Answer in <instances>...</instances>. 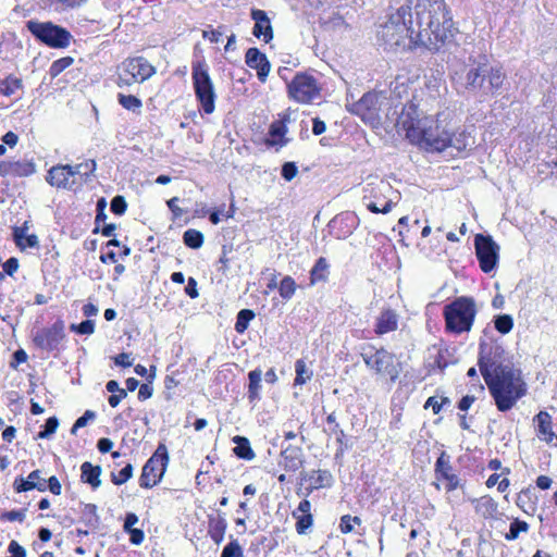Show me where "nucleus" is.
Here are the masks:
<instances>
[{"label": "nucleus", "instance_id": "dca6fc26", "mask_svg": "<svg viewBox=\"0 0 557 557\" xmlns=\"http://www.w3.org/2000/svg\"><path fill=\"white\" fill-rule=\"evenodd\" d=\"M121 71L131 74L137 82H144L154 73V67L141 57L125 60Z\"/></svg>", "mask_w": 557, "mask_h": 557}, {"label": "nucleus", "instance_id": "7c9ffc66", "mask_svg": "<svg viewBox=\"0 0 557 557\" xmlns=\"http://www.w3.org/2000/svg\"><path fill=\"white\" fill-rule=\"evenodd\" d=\"M13 237L16 246L21 249L28 248H37L39 246L38 237L34 234L27 235L24 233V228L14 227L13 228Z\"/></svg>", "mask_w": 557, "mask_h": 557}, {"label": "nucleus", "instance_id": "09e8293b", "mask_svg": "<svg viewBox=\"0 0 557 557\" xmlns=\"http://www.w3.org/2000/svg\"><path fill=\"white\" fill-rule=\"evenodd\" d=\"M59 426V420L57 417H50L47 419L44 429L37 434L38 438H49L55 433Z\"/></svg>", "mask_w": 557, "mask_h": 557}, {"label": "nucleus", "instance_id": "052dcab7", "mask_svg": "<svg viewBox=\"0 0 557 557\" xmlns=\"http://www.w3.org/2000/svg\"><path fill=\"white\" fill-rule=\"evenodd\" d=\"M129 357L131 354L121 352L114 357V363L123 368L131 367L133 364V361L129 359Z\"/></svg>", "mask_w": 557, "mask_h": 557}, {"label": "nucleus", "instance_id": "6e6d98bb", "mask_svg": "<svg viewBox=\"0 0 557 557\" xmlns=\"http://www.w3.org/2000/svg\"><path fill=\"white\" fill-rule=\"evenodd\" d=\"M25 509L22 510H11L5 511L0 516L1 520H8V521H20L23 522L25 519Z\"/></svg>", "mask_w": 557, "mask_h": 557}, {"label": "nucleus", "instance_id": "f257e3e1", "mask_svg": "<svg viewBox=\"0 0 557 557\" xmlns=\"http://www.w3.org/2000/svg\"><path fill=\"white\" fill-rule=\"evenodd\" d=\"M453 37V20L444 0H407L380 25L377 39L398 52L421 46L437 51Z\"/></svg>", "mask_w": 557, "mask_h": 557}, {"label": "nucleus", "instance_id": "49530a36", "mask_svg": "<svg viewBox=\"0 0 557 557\" xmlns=\"http://www.w3.org/2000/svg\"><path fill=\"white\" fill-rule=\"evenodd\" d=\"M293 516L297 518L296 531L299 534H306L307 530L312 525L313 518L311 513L297 516V511L293 512Z\"/></svg>", "mask_w": 557, "mask_h": 557}, {"label": "nucleus", "instance_id": "f704fd0d", "mask_svg": "<svg viewBox=\"0 0 557 557\" xmlns=\"http://www.w3.org/2000/svg\"><path fill=\"white\" fill-rule=\"evenodd\" d=\"M203 234L194 228H189L183 234L184 244L191 249L200 248L203 245Z\"/></svg>", "mask_w": 557, "mask_h": 557}, {"label": "nucleus", "instance_id": "b1692460", "mask_svg": "<svg viewBox=\"0 0 557 557\" xmlns=\"http://www.w3.org/2000/svg\"><path fill=\"white\" fill-rule=\"evenodd\" d=\"M535 419L539 423V433L542 440L552 446H557V435L552 430V417L546 411H540Z\"/></svg>", "mask_w": 557, "mask_h": 557}, {"label": "nucleus", "instance_id": "39448f33", "mask_svg": "<svg viewBox=\"0 0 557 557\" xmlns=\"http://www.w3.org/2000/svg\"><path fill=\"white\" fill-rule=\"evenodd\" d=\"M443 314L447 331L456 334L469 332L476 314L475 302L471 297H457L444 307Z\"/></svg>", "mask_w": 557, "mask_h": 557}, {"label": "nucleus", "instance_id": "cd10ccee", "mask_svg": "<svg viewBox=\"0 0 557 557\" xmlns=\"http://www.w3.org/2000/svg\"><path fill=\"white\" fill-rule=\"evenodd\" d=\"M233 442L236 444V446L233 448V451L238 458L245 460H252L255 458L256 455L247 437L236 435L233 437Z\"/></svg>", "mask_w": 557, "mask_h": 557}, {"label": "nucleus", "instance_id": "58836bf2", "mask_svg": "<svg viewBox=\"0 0 557 557\" xmlns=\"http://www.w3.org/2000/svg\"><path fill=\"white\" fill-rule=\"evenodd\" d=\"M255 318V312L250 309H242L237 313L235 331L243 334L249 325V322Z\"/></svg>", "mask_w": 557, "mask_h": 557}, {"label": "nucleus", "instance_id": "412c9836", "mask_svg": "<svg viewBox=\"0 0 557 557\" xmlns=\"http://www.w3.org/2000/svg\"><path fill=\"white\" fill-rule=\"evenodd\" d=\"M35 164L30 161H3L0 163L1 175L29 176L35 173Z\"/></svg>", "mask_w": 557, "mask_h": 557}, {"label": "nucleus", "instance_id": "a19ab883", "mask_svg": "<svg viewBox=\"0 0 557 557\" xmlns=\"http://www.w3.org/2000/svg\"><path fill=\"white\" fill-rule=\"evenodd\" d=\"M295 371H296L295 385H302L307 381H309L312 376V371H310L307 368L305 361L301 359L296 361Z\"/></svg>", "mask_w": 557, "mask_h": 557}, {"label": "nucleus", "instance_id": "e2e57ef3", "mask_svg": "<svg viewBox=\"0 0 557 557\" xmlns=\"http://www.w3.org/2000/svg\"><path fill=\"white\" fill-rule=\"evenodd\" d=\"M129 541L134 545H140L145 539L144 531L140 529H133L128 532Z\"/></svg>", "mask_w": 557, "mask_h": 557}, {"label": "nucleus", "instance_id": "2eb2a0df", "mask_svg": "<svg viewBox=\"0 0 557 557\" xmlns=\"http://www.w3.org/2000/svg\"><path fill=\"white\" fill-rule=\"evenodd\" d=\"M47 182L57 188L71 189L75 185L71 165L58 164L52 166L46 176Z\"/></svg>", "mask_w": 557, "mask_h": 557}, {"label": "nucleus", "instance_id": "5701e85b", "mask_svg": "<svg viewBox=\"0 0 557 557\" xmlns=\"http://www.w3.org/2000/svg\"><path fill=\"white\" fill-rule=\"evenodd\" d=\"M14 490L17 493L37 490L39 492H45L47 490L46 480L40 478V471L34 470L29 473L28 478L25 480L23 478H18L14 481Z\"/></svg>", "mask_w": 557, "mask_h": 557}, {"label": "nucleus", "instance_id": "7ed1b4c3", "mask_svg": "<svg viewBox=\"0 0 557 557\" xmlns=\"http://www.w3.org/2000/svg\"><path fill=\"white\" fill-rule=\"evenodd\" d=\"M505 78V73L499 67L491 66L484 55L479 61L469 58L458 83L472 95L488 96L499 91Z\"/></svg>", "mask_w": 557, "mask_h": 557}, {"label": "nucleus", "instance_id": "393cba45", "mask_svg": "<svg viewBox=\"0 0 557 557\" xmlns=\"http://www.w3.org/2000/svg\"><path fill=\"white\" fill-rule=\"evenodd\" d=\"M445 141L446 149L453 148L457 152H461L473 145V140H471L470 136L465 131L454 133L448 129Z\"/></svg>", "mask_w": 557, "mask_h": 557}, {"label": "nucleus", "instance_id": "f8f14e48", "mask_svg": "<svg viewBox=\"0 0 557 557\" xmlns=\"http://www.w3.org/2000/svg\"><path fill=\"white\" fill-rule=\"evenodd\" d=\"M475 253L483 272L488 273L497 265L499 246L491 236L478 234L474 238Z\"/></svg>", "mask_w": 557, "mask_h": 557}, {"label": "nucleus", "instance_id": "a878e982", "mask_svg": "<svg viewBox=\"0 0 557 557\" xmlns=\"http://www.w3.org/2000/svg\"><path fill=\"white\" fill-rule=\"evenodd\" d=\"M397 314L393 310H385L377 318V322L375 325V333L377 335H383L388 332L395 331L397 329Z\"/></svg>", "mask_w": 557, "mask_h": 557}, {"label": "nucleus", "instance_id": "c85d7f7f", "mask_svg": "<svg viewBox=\"0 0 557 557\" xmlns=\"http://www.w3.org/2000/svg\"><path fill=\"white\" fill-rule=\"evenodd\" d=\"M248 399L250 403H253L260 398L262 371L260 369L250 371L248 373Z\"/></svg>", "mask_w": 557, "mask_h": 557}, {"label": "nucleus", "instance_id": "c756f323", "mask_svg": "<svg viewBox=\"0 0 557 557\" xmlns=\"http://www.w3.org/2000/svg\"><path fill=\"white\" fill-rule=\"evenodd\" d=\"M329 274V263L325 258L320 257L310 271V283L314 285L319 282H325Z\"/></svg>", "mask_w": 557, "mask_h": 557}, {"label": "nucleus", "instance_id": "9b49d317", "mask_svg": "<svg viewBox=\"0 0 557 557\" xmlns=\"http://www.w3.org/2000/svg\"><path fill=\"white\" fill-rule=\"evenodd\" d=\"M290 98L300 103H309L320 94V88L313 76L298 73L287 85Z\"/></svg>", "mask_w": 557, "mask_h": 557}, {"label": "nucleus", "instance_id": "f03ea898", "mask_svg": "<svg viewBox=\"0 0 557 557\" xmlns=\"http://www.w3.org/2000/svg\"><path fill=\"white\" fill-rule=\"evenodd\" d=\"M478 366L499 411L510 410L524 396L527 389L521 372L510 364H495L482 346Z\"/></svg>", "mask_w": 557, "mask_h": 557}, {"label": "nucleus", "instance_id": "4c0bfd02", "mask_svg": "<svg viewBox=\"0 0 557 557\" xmlns=\"http://www.w3.org/2000/svg\"><path fill=\"white\" fill-rule=\"evenodd\" d=\"M296 288L297 285L295 280L292 276L286 275L278 284L280 296L285 300H289L294 296Z\"/></svg>", "mask_w": 557, "mask_h": 557}, {"label": "nucleus", "instance_id": "20e7f679", "mask_svg": "<svg viewBox=\"0 0 557 557\" xmlns=\"http://www.w3.org/2000/svg\"><path fill=\"white\" fill-rule=\"evenodd\" d=\"M428 117L413 102H408L400 109L396 106L386 114L387 126L392 125L399 135L404 134L410 143L420 138V129L428 123Z\"/></svg>", "mask_w": 557, "mask_h": 557}, {"label": "nucleus", "instance_id": "8fccbe9b", "mask_svg": "<svg viewBox=\"0 0 557 557\" xmlns=\"http://www.w3.org/2000/svg\"><path fill=\"white\" fill-rule=\"evenodd\" d=\"M70 330L82 335H90L95 332V322L85 320L79 324H71Z\"/></svg>", "mask_w": 557, "mask_h": 557}, {"label": "nucleus", "instance_id": "72a5a7b5", "mask_svg": "<svg viewBox=\"0 0 557 557\" xmlns=\"http://www.w3.org/2000/svg\"><path fill=\"white\" fill-rule=\"evenodd\" d=\"M73 176L78 175L84 182H87L89 176L96 171L97 163L95 160H88L86 162L71 165Z\"/></svg>", "mask_w": 557, "mask_h": 557}, {"label": "nucleus", "instance_id": "680f3d73", "mask_svg": "<svg viewBox=\"0 0 557 557\" xmlns=\"http://www.w3.org/2000/svg\"><path fill=\"white\" fill-rule=\"evenodd\" d=\"M185 293L190 298H197L199 296L198 289H197V281L194 277H189L187 281V285L185 287Z\"/></svg>", "mask_w": 557, "mask_h": 557}, {"label": "nucleus", "instance_id": "6e6552de", "mask_svg": "<svg viewBox=\"0 0 557 557\" xmlns=\"http://www.w3.org/2000/svg\"><path fill=\"white\" fill-rule=\"evenodd\" d=\"M191 78L197 100L206 114L213 113L215 109V91L213 83L208 73L205 62L197 61L193 63Z\"/></svg>", "mask_w": 557, "mask_h": 557}, {"label": "nucleus", "instance_id": "37998d69", "mask_svg": "<svg viewBox=\"0 0 557 557\" xmlns=\"http://www.w3.org/2000/svg\"><path fill=\"white\" fill-rule=\"evenodd\" d=\"M529 530V524L525 521H521L519 519H515L509 527V532L505 534V539L507 541H515L519 537L521 532H527Z\"/></svg>", "mask_w": 557, "mask_h": 557}, {"label": "nucleus", "instance_id": "de8ad7c7", "mask_svg": "<svg viewBox=\"0 0 557 557\" xmlns=\"http://www.w3.org/2000/svg\"><path fill=\"white\" fill-rule=\"evenodd\" d=\"M73 58L71 57H65V58H61L57 61H54L51 66H50V70H49V73L52 77H55L58 76L59 74H61L65 69H67L70 65H72L73 63Z\"/></svg>", "mask_w": 557, "mask_h": 557}, {"label": "nucleus", "instance_id": "4be33fe9", "mask_svg": "<svg viewBox=\"0 0 557 557\" xmlns=\"http://www.w3.org/2000/svg\"><path fill=\"white\" fill-rule=\"evenodd\" d=\"M216 512V516H208V533L214 543L219 545L224 540L227 522L224 517V512L221 510H218Z\"/></svg>", "mask_w": 557, "mask_h": 557}, {"label": "nucleus", "instance_id": "5fc2aeb1", "mask_svg": "<svg viewBox=\"0 0 557 557\" xmlns=\"http://www.w3.org/2000/svg\"><path fill=\"white\" fill-rule=\"evenodd\" d=\"M282 176L287 181H292L298 173V169L294 162H285L282 166Z\"/></svg>", "mask_w": 557, "mask_h": 557}, {"label": "nucleus", "instance_id": "bb28decb", "mask_svg": "<svg viewBox=\"0 0 557 557\" xmlns=\"http://www.w3.org/2000/svg\"><path fill=\"white\" fill-rule=\"evenodd\" d=\"M82 481L91 485V487L97 488L101 484V480L99 479L101 474L100 466H92L90 462L85 461L82 467Z\"/></svg>", "mask_w": 557, "mask_h": 557}, {"label": "nucleus", "instance_id": "a18cd8bd", "mask_svg": "<svg viewBox=\"0 0 557 557\" xmlns=\"http://www.w3.org/2000/svg\"><path fill=\"white\" fill-rule=\"evenodd\" d=\"M133 466L132 463H127L124 468L120 470V472L116 474L114 472H111V481L115 485H122L125 482H127L133 476Z\"/></svg>", "mask_w": 557, "mask_h": 557}, {"label": "nucleus", "instance_id": "473e14b6", "mask_svg": "<svg viewBox=\"0 0 557 557\" xmlns=\"http://www.w3.org/2000/svg\"><path fill=\"white\" fill-rule=\"evenodd\" d=\"M22 88V81L14 76L0 79V92L7 97L15 96Z\"/></svg>", "mask_w": 557, "mask_h": 557}, {"label": "nucleus", "instance_id": "4468645a", "mask_svg": "<svg viewBox=\"0 0 557 557\" xmlns=\"http://www.w3.org/2000/svg\"><path fill=\"white\" fill-rule=\"evenodd\" d=\"M380 108V96L376 92L369 91L351 106L350 111L363 121L374 124L379 122Z\"/></svg>", "mask_w": 557, "mask_h": 557}, {"label": "nucleus", "instance_id": "0eeeda50", "mask_svg": "<svg viewBox=\"0 0 557 557\" xmlns=\"http://www.w3.org/2000/svg\"><path fill=\"white\" fill-rule=\"evenodd\" d=\"M26 28L37 40L51 48H66L72 39L67 29L52 22L29 20L26 22Z\"/></svg>", "mask_w": 557, "mask_h": 557}, {"label": "nucleus", "instance_id": "e433bc0d", "mask_svg": "<svg viewBox=\"0 0 557 557\" xmlns=\"http://www.w3.org/2000/svg\"><path fill=\"white\" fill-rule=\"evenodd\" d=\"M286 126L284 124V122L282 121H275L271 124L270 126V131H269V134L273 137V138H276V137H280V141H276V140H268V145L270 146H274V145H280V146H284L287 144V139H283L282 137L285 135L286 133Z\"/></svg>", "mask_w": 557, "mask_h": 557}, {"label": "nucleus", "instance_id": "864d4df0", "mask_svg": "<svg viewBox=\"0 0 557 557\" xmlns=\"http://www.w3.org/2000/svg\"><path fill=\"white\" fill-rule=\"evenodd\" d=\"M126 209L127 203L123 196L117 195L113 197V199L111 200V211L114 214L122 215L125 213Z\"/></svg>", "mask_w": 557, "mask_h": 557}, {"label": "nucleus", "instance_id": "0e129e2a", "mask_svg": "<svg viewBox=\"0 0 557 557\" xmlns=\"http://www.w3.org/2000/svg\"><path fill=\"white\" fill-rule=\"evenodd\" d=\"M47 487L54 495L61 494V483L55 476H50L48 481H46Z\"/></svg>", "mask_w": 557, "mask_h": 557}, {"label": "nucleus", "instance_id": "69168bd1", "mask_svg": "<svg viewBox=\"0 0 557 557\" xmlns=\"http://www.w3.org/2000/svg\"><path fill=\"white\" fill-rule=\"evenodd\" d=\"M96 418V413L91 410H86L82 417H79L76 422V428H84L88 421L94 420Z\"/></svg>", "mask_w": 557, "mask_h": 557}, {"label": "nucleus", "instance_id": "338daca9", "mask_svg": "<svg viewBox=\"0 0 557 557\" xmlns=\"http://www.w3.org/2000/svg\"><path fill=\"white\" fill-rule=\"evenodd\" d=\"M137 82L131 74L124 73L123 71L119 74L117 86H131L133 83Z\"/></svg>", "mask_w": 557, "mask_h": 557}, {"label": "nucleus", "instance_id": "c9c22d12", "mask_svg": "<svg viewBox=\"0 0 557 557\" xmlns=\"http://www.w3.org/2000/svg\"><path fill=\"white\" fill-rule=\"evenodd\" d=\"M87 0H48L49 7L59 13L81 7Z\"/></svg>", "mask_w": 557, "mask_h": 557}, {"label": "nucleus", "instance_id": "6ab92c4d", "mask_svg": "<svg viewBox=\"0 0 557 557\" xmlns=\"http://www.w3.org/2000/svg\"><path fill=\"white\" fill-rule=\"evenodd\" d=\"M281 465L286 471L296 472L299 470L304 462L305 457L302 449L298 446L288 445L281 451Z\"/></svg>", "mask_w": 557, "mask_h": 557}, {"label": "nucleus", "instance_id": "423d86ee", "mask_svg": "<svg viewBox=\"0 0 557 557\" xmlns=\"http://www.w3.org/2000/svg\"><path fill=\"white\" fill-rule=\"evenodd\" d=\"M361 357L369 369L382 377H388L392 383L398 379L401 372L400 362H397L395 356L384 348L363 347Z\"/></svg>", "mask_w": 557, "mask_h": 557}, {"label": "nucleus", "instance_id": "603ef678", "mask_svg": "<svg viewBox=\"0 0 557 557\" xmlns=\"http://www.w3.org/2000/svg\"><path fill=\"white\" fill-rule=\"evenodd\" d=\"M221 557H243V549L237 541L228 543L222 552Z\"/></svg>", "mask_w": 557, "mask_h": 557}, {"label": "nucleus", "instance_id": "774afa93", "mask_svg": "<svg viewBox=\"0 0 557 557\" xmlns=\"http://www.w3.org/2000/svg\"><path fill=\"white\" fill-rule=\"evenodd\" d=\"M153 394V388L149 384H141L138 391V399L146 400L150 398Z\"/></svg>", "mask_w": 557, "mask_h": 557}, {"label": "nucleus", "instance_id": "aec40b11", "mask_svg": "<svg viewBox=\"0 0 557 557\" xmlns=\"http://www.w3.org/2000/svg\"><path fill=\"white\" fill-rule=\"evenodd\" d=\"M450 471L451 466L449 463V456L443 451L436 460L435 472L447 481L446 488L448 492L456 490L459 485L458 476L450 473Z\"/></svg>", "mask_w": 557, "mask_h": 557}, {"label": "nucleus", "instance_id": "ea45409f", "mask_svg": "<svg viewBox=\"0 0 557 557\" xmlns=\"http://www.w3.org/2000/svg\"><path fill=\"white\" fill-rule=\"evenodd\" d=\"M119 103L126 110L137 112L143 107L141 100L133 95L119 94Z\"/></svg>", "mask_w": 557, "mask_h": 557}, {"label": "nucleus", "instance_id": "a211bd4d", "mask_svg": "<svg viewBox=\"0 0 557 557\" xmlns=\"http://www.w3.org/2000/svg\"><path fill=\"white\" fill-rule=\"evenodd\" d=\"M245 62L250 69L257 70L258 78L261 82H265L271 64L264 53L260 52L258 48H249L245 55Z\"/></svg>", "mask_w": 557, "mask_h": 557}, {"label": "nucleus", "instance_id": "9d476101", "mask_svg": "<svg viewBox=\"0 0 557 557\" xmlns=\"http://www.w3.org/2000/svg\"><path fill=\"white\" fill-rule=\"evenodd\" d=\"M420 131V138L412 144L420 146L426 151L442 152L446 150L445 137L448 129L446 125L442 124L440 119L434 120L432 116H429L428 123Z\"/></svg>", "mask_w": 557, "mask_h": 557}, {"label": "nucleus", "instance_id": "c03bdc74", "mask_svg": "<svg viewBox=\"0 0 557 557\" xmlns=\"http://www.w3.org/2000/svg\"><path fill=\"white\" fill-rule=\"evenodd\" d=\"M317 473L312 488L330 487L333 484V475L329 470L313 471Z\"/></svg>", "mask_w": 557, "mask_h": 557}, {"label": "nucleus", "instance_id": "3c124183", "mask_svg": "<svg viewBox=\"0 0 557 557\" xmlns=\"http://www.w3.org/2000/svg\"><path fill=\"white\" fill-rule=\"evenodd\" d=\"M352 523L360 524L361 519L359 517H351L349 515H345L341 518L339 529L343 533H349L354 530Z\"/></svg>", "mask_w": 557, "mask_h": 557}, {"label": "nucleus", "instance_id": "ddd939ff", "mask_svg": "<svg viewBox=\"0 0 557 557\" xmlns=\"http://www.w3.org/2000/svg\"><path fill=\"white\" fill-rule=\"evenodd\" d=\"M64 337V323L58 320L50 327L40 329L34 333L33 342L38 348L52 351L58 349Z\"/></svg>", "mask_w": 557, "mask_h": 557}, {"label": "nucleus", "instance_id": "f3484780", "mask_svg": "<svg viewBox=\"0 0 557 557\" xmlns=\"http://www.w3.org/2000/svg\"><path fill=\"white\" fill-rule=\"evenodd\" d=\"M250 16L255 22L252 35L258 39H262L265 44L270 42L273 39V28L267 12L260 9H252Z\"/></svg>", "mask_w": 557, "mask_h": 557}, {"label": "nucleus", "instance_id": "bf43d9fd", "mask_svg": "<svg viewBox=\"0 0 557 557\" xmlns=\"http://www.w3.org/2000/svg\"><path fill=\"white\" fill-rule=\"evenodd\" d=\"M3 272L12 276L18 269V260L15 257L9 258L3 264Z\"/></svg>", "mask_w": 557, "mask_h": 557}, {"label": "nucleus", "instance_id": "13d9d810", "mask_svg": "<svg viewBox=\"0 0 557 557\" xmlns=\"http://www.w3.org/2000/svg\"><path fill=\"white\" fill-rule=\"evenodd\" d=\"M332 432L336 435V441L341 445V448L337 450L336 456H339L344 453V449L347 448V444H345V432L339 428L338 423H335Z\"/></svg>", "mask_w": 557, "mask_h": 557}, {"label": "nucleus", "instance_id": "1a4fd4ad", "mask_svg": "<svg viewBox=\"0 0 557 557\" xmlns=\"http://www.w3.org/2000/svg\"><path fill=\"white\" fill-rule=\"evenodd\" d=\"M168 463V448L163 443H160L143 468L139 485L144 488H151L157 485L164 475Z\"/></svg>", "mask_w": 557, "mask_h": 557}, {"label": "nucleus", "instance_id": "4d7b16f0", "mask_svg": "<svg viewBox=\"0 0 557 557\" xmlns=\"http://www.w3.org/2000/svg\"><path fill=\"white\" fill-rule=\"evenodd\" d=\"M84 516L85 517L90 516V518H88V520H87L88 524H90V525L97 524L99 521V517L97 515V506L94 504L85 505Z\"/></svg>", "mask_w": 557, "mask_h": 557}, {"label": "nucleus", "instance_id": "79ce46f5", "mask_svg": "<svg viewBox=\"0 0 557 557\" xmlns=\"http://www.w3.org/2000/svg\"><path fill=\"white\" fill-rule=\"evenodd\" d=\"M495 329L502 334H508L513 327V319L509 314H498L494 319Z\"/></svg>", "mask_w": 557, "mask_h": 557}, {"label": "nucleus", "instance_id": "2f4dec72", "mask_svg": "<svg viewBox=\"0 0 557 557\" xmlns=\"http://www.w3.org/2000/svg\"><path fill=\"white\" fill-rule=\"evenodd\" d=\"M498 505L490 496H483L475 500V511L484 518L493 517L497 512Z\"/></svg>", "mask_w": 557, "mask_h": 557}]
</instances>
